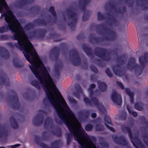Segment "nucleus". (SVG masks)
<instances>
[{
  "mask_svg": "<svg viewBox=\"0 0 148 148\" xmlns=\"http://www.w3.org/2000/svg\"><path fill=\"white\" fill-rule=\"evenodd\" d=\"M3 2L0 1V12L5 16L8 25L0 27V33H3L9 29L14 33L11 37L13 40H16L18 43H8V45L12 48L15 47L23 51L26 60L31 64L29 67L36 77L42 84L43 88H57L54 83L50 84L49 82L52 81L49 74L42 61L37 63L35 59L39 58L33 45L25 34L20 23L13 13L5 0Z\"/></svg>",
  "mask_w": 148,
  "mask_h": 148,
  "instance_id": "1",
  "label": "nucleus"
},
{
  "mask_svg": "<svg viewBox=\"0 0 148 148\" xmlns=\"http://www.w3.org/2000/svg\"><path fill=\"white\" fill-rule=\"evenodd\" d=\"M95 28L98 34L104 36L103 38L96 37L94 35L91 34L89 36L90 42L91 43H97L101 42L103 40L109 41L114 40L116 37L115 32L104 25L98 24L95 26Z\"/></svg>",
  "mask_w": 148,
  "mask_h": 148,
  "instance_id": "2",
  "label": "nucleus"
},
{
  "mask_svg": "<svg viewBox=\"0 0 148 148\" xmlns=\"http://www.w3.org/2000/svg\"><path fill=\"white\" fill-rule=\"evenodd\" d=\"M121 128L122 131L125 133H128L129 136L132 139L131 141L134 146L136 148H138L136 144V143L137 145L140 146L141 147L145 148V146L141 142L139 139L138 138L139 136V133L138 131H136V133L132 135L131 131L128 127H125L124 125H122Z\"/></svg>",
  "mask_w": 148,
  "mask_h": 148,
  "instance_id": "3",
  "label": "nucleus"
},
{
  "mask_svg": "<svg viewBox=\"0 0 148 148\" xmlns=\"http://www.w3.org/2000/svg\"><path fill=\"white\" fill-rule=\"evenodd\" d=\"M95 55L104 61L108 62L111 59L110 52L107 49L99 47H96L94 49Z\"/></svg>",
  "mask_w": 148,
  "mask_h": 148,
  "instance_id": "4",
  "label": "nucleus"
},
{
  "mask_svg": "<svg viewBox=\"0 0 148 148\" xmlns=\"http://www.w3.org/2000/svg\"><path fill=\"white\" fill-rule=\"evenodd\" d=\"M123 57L122 56H117L116 61L119 63L114 65L112 67V69L114 73L119 76H122L125 74V73L121 66V65L125 63L124 61L122 59Z\"/></svg>",
  "mask_w": 148,
  "mask_h": 148,
  "instance_id": "5",
  "label": "nucleus"
},
{
  "mask_svg": "<svg viewBox=\"0 0 148 148\" xmlns=\"http://www.w3.org/2000/svg\"><path fill=\"white\" fill-rule=\"evenodd\" d=\"M135 60L133 58H130L127 64V68L128 70L132 71L134 69V73L138 76L142 73L143 69L138 64H135Z\"/></svg>",
  "mask_w": 148,
  "mask_h": 148,
  "instance_id": "6",
  "label": "nucleus"
},
{
  "mask_svg": "<svg viewBox=\"0 0 148 148\" xmlns=\"http://www.w3.org/2000/svg\"><path fill=\"white\" fill-rule=\"evenodd\" d=\"M69 53L70 58H72L71 61L72 64L75 66L80 65L81 59L77 49H71L69 51Z\"/></svg>",
  "mask_w": 148,
  "mask_h": 148,
  "instance_id": "7",
  "label": "nucleus"
},
{
  "mask_svg": "<svg viewBox=\"0 0 148 148\" xmlns=\"http://www.w3.org/2000/svg\"><path fill=\"white\" fill-rule=\"evenodd\" d=\"M66 12L69 18L73 21L69 23L68 25L70 27L71 29L73 30L75 29V25L77 20L76 13L70 8L66 9Z\"/></svg>",
  "mask_w": 148,
  "mask_h": 148,
  "instance_id": "8",
  "label": "nucleus"
},
{
  "mask_svg": "<svg viewBox=\"0 0 148 148\" xmlns=\"http://www.w3.org/2000/svg\"><path fill=\"white\" fill-rule=\"evenodd\" d=\"M46 32L47 31L45 29H38L30 33L28 37L30 39L34 38L42 39Z\"/></svg>",
  "mask_w": 148,
  "mask_h": 148,
  "instance_id": "9",
  "label": "nucleus"
},
{
  "mask_svg": "<svg viewBox=\"0 0 148 148\" xmlns=\"http://www.w3.org/2000/svg\"><path fill=\"white\" fill-rule=\"evenodd\" d=\"M53 121L51 118L48 117L45 120L44 125V127L46 129H51V131L52 133L57 135L58 133L60 132L59 128L53 127Z\"/></svg>",
  "mask_w": 148,
  "mask_h": 148,
  "instance_id": "10",
  "label": "nucleus"
},
{
  "mask_svg": "<svg viewBox=\"0 0 148 148\" xmlns=\"http://www.w3.org/2000/svg\"><path fill=\"white\" fill-rule=\"evenodd\" d=\"M107 6H109L112 9H114L115 10L116 12L122 15H123L127 12V8L125 6H123L121 8H119L117 10L114 3L111 2H108L105 5V8L106 10L107 8Z\"/></svg>",
  "mask_w": 148,
  "mask_h": 148,
  "instance_id": "11",
  "label": "nucleus"
},
{
  "mask_svg": "<svg viewBox=\"0 0 148 148\" xmlns=\"http://www.w3.org/2000/svg\"><path fill=\"white\" fill-rule=\"evenodd\" d=\"M40 146L43 148H60L62 145V143L60 140H56L52 142L50 146L43 143L39 144Z\"/></svg>",
  "mask_w": 148,
  "mask_h": 148,
  "instance_id": "12",
  "label": "nucleus"
},
{
  "mask_svg": "<svg viewBox=\"0 0 148 148\" xmlns=\"http://www.w3.org/2000/svg\"><path fill=\"white\" fill-rule=\"evenodd\" d=\"M107 15L108 16V19L110 21L108 23V25L111 27H112L113 25L115 26H117L119 23V21L115 18L113 17V16L111 15L110 13H107Z\"/></svg>",
  "mask_w": 148,
  "mask_h": 148,
  "instance_id": "13",
  "label": "nucleus"
},
{
  "mask_svg": "<svg viewBox=\"0 0 148 148\" xmlns=\"http://www.w3.org/2000/svg\"><path fill=\"white\" fill-rule=\"evenodd\" d=\"M82 12L84 13L82 16V20L84 21H85L88 20L89 18L91 13V12L88 10H86V7L85 5L80 4L79 5Z\"/></svg>",
  "mask_w": 148,
  "mask_h": 148,
  "instance_id": "14",
  "label": "nucleus"
},
{
  "mask_svg": "<svg viewBox=\"0 0 148 148\" xmlns=\"http://www.w3.org/2000/svg\"><path fill=\"white\" fill-rule=\"evenodd\" d=\"M140 64L143 69L148 63V52L145 53L143 56H140L139 59Z\"/></svg>",
  "mask_w": 148,
  "mask_h": 148,
  "instance_id": "15",
  "label": "nucleus"
},
{
  "mask_svg": "<svg viewBox=\"0 0 148 148\" xmlns=\"http://www.w3.org/2000/svg\"><path fill=\"white\" fill-rule=\"evenodd\" d=\"M112 101L117 105H121L122 103V98L120 95L117 93H112L111 95Z\"/></svg>",
  "mask_w": 148,
  "mask_h": 148,
  "instance_id": "16",
  "label": "nucleus"
},
{
  "mask_svg": "<svg viewBox=\"0 0 148 148\" xmlns=\"http://www.w3.org/2000/svg\"><path fill=\"white\" fill-rule=\"evenodd\" d=\"M10 84L9 77L6 75L1 76L0 75V87L5 85L6 86H8Z\"/></svg>",
  "mask_w": 148,
  "mask_h": 148,
  "instance_id": "17",
  "label": "nucleus"
},
{
  "mask_svg": "<svg viewBox=\"0 0 148 148\" xmlns=\"http://www.w3.org/2000/svg\"><path fill=\"white\" fill-rule=\"evenodd\" d=\"M0 56L5 59H8L10 57L9 53L4 47H0Z\"/></svg>",
  "mask_w": 148,
  "mask_h": 148,
  "instance_id": "18",
  "label": "nucleus"
},
{
  "mask_svg": "<svg viewBox=\"0 0 148 148\" xmlns=\"http://www.w3.org/2000/svg\"><path fill=\"white\" fill-rule=\"evenodd\" d=\"M112 138L113 140L118 143L121 144L123 145H126L127 143L125 138L123 136L118 137L115 136H114Z\"/></svg>",
  "mask_w": 148,
  "mask_h": 148,
  "instance_id": "19",
  "label": "nucleus"
},
{
  "mask_svg": "<svg viewBox=\"0 0 148 148\" xmlns=\"http://www.w3.org/2000/svg\"><path fill=\"white\" fill-rule=\"evenodd\" d=\"M43 119L42 116L41 115L35 116L33 121L34 124L36 125H40L42 122Z\"/></svg>",
  "mask_w": 148,
  "mask_h": 148,
  "instance_id": "20",
  "label": "nucleus"
},
{
  "mask_svg": "<svg viewBox=\"0 0 148 148\" xmlns=\"http://www.w3.org/2000/svg\"><path fill=\"white\" fill-rule=\"evenodd\" d=\"M60 49L58 46H55L51 50L50 53L53 55L55 58H58L59 55Z\"/></svg>",
  "mask_w": 148,
  "mask_h": 148,
  "instance_id": "21",
  "label": "nucleus"
},
{
  "mask_svg": "<svg viewBox=\"0 0 148 148\" xmlns=\"http://www.w3.org/2000/svg\"><path fill=\"white\" fill-rule=\"evenodd\" d=\"M104 120L106 122L105 124L106 127L111 131H112V132H114L115 130L113 128L109 126L106 124V123H107L109 125H112V122L110 119L109 117L107 115H105V116Z\"/></svg>",
  "mask_w": 148,
  "mask_h": 148,
  "instance_id": "22",
  "label": "nucleus"
},
{
  "mask_svg": "<svg viewBox=\"0 0 148 148\" xmlns=\"http://www.w3.org/2000/svg\"><path fill=\"white\" fill-rule=\"evenodd\" d=\"M84 101L87 104L89 105H92V103L95 105L98 104V100L95 97H92L91 101H90L88 98L85 97L84 99Z\"/></svg>",
  "mask_w": 148,
  "mask_h": 148,
  "instance_id": "23",
  "label": "nucleus"
},
{
  "mask_svg": "<svg viewBox=\"0 0 148 148\" xmlns=\"http://www.w3.org/2000/svg\"><path fill=\"white\" fill-rule=\"evenodd\" d=\"M10 102L15 108H18L20 105L18 102V99L16 96H12L11 98Z\"/></svg>",
  "mask_w": 148,
  "mask_h": 148,
  "instance_id": "24",
  "label": "nucleus"
},
{
  "mask_svg": "<svg viewBox=\"0 0 148 148\" xmlns=\"http://www.w3.org/2000/svg\"><path fill=\"white\" fill-rule=\"evenodd\" d=\"M82 47L83 50L88 56L91 57L93 56L92 51L91 48L88 47L85 45H83Z\"/></svg>",
  "mask_w": 148,
  "mask_h": 148,
  "instance_id": "25",
  "label": "nucleus"
},
{
  "mask_svg": "<svg viewBox=\"0 0 148 148\" xmlns=\"http://www.w3.org/2000/svg\"><path fill=\"white\" fill-rule=\"evenodd\" d=\"M20 60L18 58H13V63L14 66L16 68H20L23 66L19 63Z\"/></svg>",
  "mask_w": 148,
  "mask_h": 148,
  "instance_id": "26",
  "label": "nucleus"
},
{
  "mask_svg": "<svg viewBox=\"0 0 148 148\" xmlns=\"http://www.w3.org/2000/svg\"><path fill=\"white\" fill-rule=\"evenodd\" d=\"M49 12L51 14L53 17H54V20L53 21V22L56 23L57 21V17L56 14L54 10V8L53 6H51L50 7L49 10Z\"/></svg>",
  "mask_w": 148,
  "mask_h": 148,
  "instance_id": "27",
  "label": "nucleus"
},
{
  "mask_svg": "<svg viewBox=\"0 0 148 148\" xmlns=\"http://www.w3.org/2000/svg\"><path fill=\"white\" fill-rule=\"evenodd\" d=\"M6 134L4 132V127L1 125H0V139L2 141L3 139L5 138Z\"/></svg>",
  "mask_w": 148,
  "mask_h": 148,
  "instance_id": "28",
  "label": "nucleus"
},
{
  "mask_svg": "<svg viewBox=\"0 0 148 148\" xmlns=\"http://www.w3.org/2000/svg\"><path fill=\"white\" fill-rule=\"evenodd\" d=\"M11 125L14 129L18 128V125L15 119L13 117H11L10 119Z\"/></svg>",
  "mask_w": 148,
  "mask_h": 148,
  "instance_id": "29",
  "label": "nucleus"
},
{
  "mask_svg": "<svg viewBox=\"0 0 148 148\" xmlns=\"http://www.w3.org/2000/svg\"><path fill=\"white\" fill-rule=\"evenodd\" d=\"M144 105L142 103H137L135 104L134 108L139 111H142L143 109Z\"/></svg>",
  "mask_w": 148,
  "mask_h": 148,
  "instance_id": "30",
  "label": "nucleus"
},
{
  "mask_svg": "<svg viewBox=\"0 0 148 148\" xmlns=\"http://www.w3.org/2000/svg\"><path fill=\"white\" fill-rule=\"evenodd\" d=\"M63 65L62 64H57L56 65L55 67V71L56 73L58 75H60V69L62 68Z\"/></svg>",
  "mask_w": 148,
  "mask_h": 148,
  "instance_id": "31",
  "label": "nucleus"
},
{
  "mask_svg": "<svg viewBox=\"0 0 148 148\" xmlns=\"http://www.w3.org/2000/svg\"><path fill=\"white\" fill-rule=\"evenodd\" d=\"M107 85L104 82H101L99 84V89L101 91H104L106 90L107 88Z\"/></svg>",
  "mask_w": 148,
  "mask_h": 148,
  "instance_id": "32",
  "label": "nucleus"
},
{
  "mask_svg": "<svg viewBox=\"0 0 148 148\" xmlns=\"http://www.w3.org/2000/svg\"><path fill=\"white\" fill-rule=\"evenodd\" d=\"M34 27V25L31 23H28L25 27L24 29L26 31H29Z\"/></svg>",
  "mask_w": 148,
  "mask_h": 148,
  "instance_id": "33",
  "label": "nucleus"
},
{
  "mask_svg": "<svg viewBox=\"0 0 148 148\" xmlns=\"http://www.w3.org/2000/svg\"><path fill=\"white\" fill-rule=\"evenodd\" d=\"M90 0H79L78 3L79 5L80 4L84 5H86L89 4L90 3Z\"/></svg>",
  "mask_w": 148,
  "mask_h": 148,
  "instance_id": "34",
  "label": "nucleus"
},
{
  "mask_svg": "<svg viewBox=\"0 0 148 148\" xmlns=\"http://www.w3.org/2000/svg\"><path fill=\"white\" fill-rule=\"evenodd\" d=\"M75 88L76 91V92H83L81 87L79 84H76L75 86Z\"/></svg>",
  "mask_w": 148,
  "mask_h": 148,
  "instance_id": "35",
  "label": "nucleus"
},
{
  "mask_svg": "<svg viewBox=\"0 0 148 148\" xmlns=\"http://www.w3.org/2000/svg\"><path fill=\"white\" fill-rule=\"evenodd\" d=\"M143 141L145 143L148 147V134H143L142 135Z\"/></svg>",
  "mask_w": 148,
  "mask_h": 148,
  "instance_id": "36",
  "label": "nucleus"
},
{
  "mask_svg": "<svg viewBox=\"0 0 148 148\" xmlns=\"http://www.w3.org/2000/svg\"><path fill=\"white\" fill-rule=\"evenodd\" d=\"M31 84L32 86L36 87L38 89H39L40 88V85L38 82L36 80H32L31 82Z\"/></svg>",
  "mask_w": 148,
  "mask_h": 148,
  "instance_id": "37",
  "label": "nucleus"
},
{
  "mask_svg": "<svg viewBox=\"0 0 148 148\" xmlns=\"http://www.w3.org/2000/svg\"><path fill=\"white\" fill-rule=\"evenodd\" d=\"M95 130L96 131H102L104 130V127L101 124H97L95 126Z\"/></svg>",
  "mask_w": 148,
  "mask_h": 148,
  "instance_id": "38",
  "label": "nucleus"
},
{
  "mask_svg": "<svg viewBox=\"0 0 148 148\" xmlns=\"http://www.w3.org/2000/svg\"><path fill=\"white\" fill-rule=\"evenodd\" d=\"M97 17L98 20L99 21L104 19L105 18V17L103 15L101 14V13L100 12H98Z\"/></svg>",
  "mask_w": 148,
  "mask_h": 148,
  "instance_id": "39",
  "label": "nucleus"
},
{
  "mask_svg": "<svg viewBox=\"0 0 148 148\" xmlns=\"http://www.w3.org/2000/svg\"><path fill=\"white\" fill-rule=\"evenodd\" d=\"M95 62H97L98 65L100 67H103L104 66V64L103 63L101 60L99 59L96 58L95 59Z\"/></svg>",
  "mask_w": 148,
  "mask_h": 148,
  "instance_id": "40",
  "label": "nucleus"
},
{
  "mask_svg": "<svg viewBox=\"0 0 148 148\" xmlns=\"http://www.w3.org/2000/svg\"><path fill=\"white\" fill-rule=\"evenodd\" d=\"M93 125L91 124L86 125L85 127V129L86 131H90L92 130Z\"/></svg>",
  "mask_w": 148,
  "mask_h": 148,
  "instance_id": "41",
  "label": "nucleus"
},
{
  "mask_svg": "<svg viewBox=\"0 0 148 148\" xmlns=\"http://www.w3.org/2000/svg\"><path fill=\"white\" fill-rule=\"evenodd\" d=\"M134 0H125V3L128 4L129 7L132 6L134 4Z\"/></svg>",
  "mask_w": 148,
  "mask_h": 148,
  "instance_id": "42",
  "label": "nucleus"
},
{
  "mask_svg": "<svg viewBox=\"0 0 148 148\" xmlns=\"http://www.w3.org/2000/svg\"><path fill=\"white\" fill-rule=\"evenodd\" d=\"M127 109L129 113L132 114L134 117H136L137 116V114L136 112L132 111L131 109L127 106Z\"/></svg>",
  "mask_w": 148,
  "mask_h": 148,
  "instance_id": "43",
  "label": "nucleus"
},
{
  "mask_svg": "<svg viewBox=\"0 0 148 148\" xmlns=\"http://www.w3.org/2000/svg\"><path fill=\"white\" fill-rule=\"evenodd\" d=\"M96 85L94 84H91L89 86L88 90L89 91V92H93V89L95 88Z\"/></svg>",
  "mask_w": 148,
  "mask_h": 148,
  "instance_id": "44",
  "label": "nucleus"
},
{
  "mask_svg": "<svg viewBox=\"0 0 148 148\" xmlns=\"http://www.w3.org/2000/svg\"><path fill=\"white\" fill-rule=\"evenodd\" d=\"M106 73L109 77H113V75L108 68H106L105 70Z\"/></svg>",
  "mask_w": 148,
  "mask_h": 148,
  "instance_id": "45",
  "label": "nucleus"
},
{
  "mask_svg": "<svg viewBox=\"0 0 148 148\" xmlns=\"http://www.w3.org/2000/svg\"><path fill=\"white\" fill-rule=\"evenodd\" d=\"M106 73L109 77H113V75L108 68H106L105 70Z\"/></svg>",
  "mask_w": 148,
  "mask_h": 148,
  "instance_id": "46",
  "label": "nucleus"
},
{
  "mask_svg": "<svg viewBox=\"0 0 148 148\" xmlns=\"http://www.w3.org/2000/svg\"><path fill=\"white\" fill-rule=\"evenodd\" d=\"M0 37L1 40H6L8 39L9 38L10 36L7 34H5L1 35Z\"/></svg>",
  "mask_w": 148,
  "mask_h": 148,
  "instance_id": "47",
  "label": "nucleus"
},
{
  "mask_svg": "<svg viewBox=\"0 0 148 148\" xmlns=\"http://www.w3.org/2000/svg\"><path fill=\"white\" fill-rule=\"evenodd\" d=\"M47 133L45 132H43L42 133L41 138L40 140L41 141L45 140L47 139Z\"/></svg>",
  "mask_w": 148,
  "mask_h": 148,
  "instance_id": "48",
  "label": "nucleus"
},
{
  "mask_svg": "<svg viewBox=\"0 0 148 148\" xmlns=\"http://www.w3.org/2000/svg\"><path fill=\"white\" fill-rule=\"evenodd\" d=\"M126 113L125 112L123 111L121 112V118L123 120H125L126 118Z\"/></svg>",
  "mask_w": 148,
  "mask_h": 148,
  "instance_id": "49",
  "label": "nucleus"
},
{
  "mask_svg": "<svg viewBox=\"0 0 148 148\" xmlns=\"http://www.w3.org/2000/svg\"><path fill=\"white\" fill-rule=\"evenodd\" d=\"M91 71L95 73H97L98 70L97 68L93 65H91L90 66Z\"/></svg>",
  "mask_w": 148,
  "mask_h": 148,
  "instance_id": "50",
  "label": "nucleus"
},
{
  "mask_svg": "<svg viewBox=\"0 0 148 148\" xmlns=\"http://www.w3.org/2000/svg\"><path fill=\"white\" fill-rule=\"evenodd\" d=\"M47 24V22L45 20L40 18V25L46 26Z\"/></svg>",
  "mask_w": 148,
  "mask_h": 148,
  "instance_id": "51",
  "label": "nucleus"
},
{
  "mask_svg": "<svg viewBox=\"0 0 148 148\" xmlns=\"http://www.w3.org/2000/svg\"><path fill=\"white\" fill-rule=\"evenodd\" d=\"M127 95L129 96L130 98V101L132 104L134 103L133 97L134 96V93H127Z\"/></svg>",
  "mask_w": 148,
  "mask_h": 148,
  "instance_id": "52",
  "label": "nucleus"
},
{
  "mask_svg": "<svg viewBox=\"0 0 148 148\" xmlns=\"http://www.w3.org/2000/svg\"><path fill=\"white\" fill-rule=\"evenodd\" d=\"M59 47L62 50H65L66 48V45L65 43H62L61 44L59 45Z\"/></svg>",
  "mask_w": 148,
  "mask_h": 148,
  "instance_id": "53",
  "label": "nucleus"
},
{
  "mask_svg": "<svg viewBox=\"0 0 148 148\" xmlns=\"http://www.w3.org/2000/svg\"><path fill=\"white\" fill-rule=\"evenodd\" d=\"M30 10H34L35 11H39L40 10V8L38 6H33L30 9Z\"/></svg>",
  "mask_w": 148,
  "mask_h": 148,
  "instance_id": "54",
  "label": "nucleus"
},
{
  "mask_svg": "<svg viewBox=\"0 0 148 148\" xmlns=\"http://www.w3.org/2000/svg\"><path fill=\"white\" fill-rule=\"evenodd\" d=\"M141 7L143 10H145L148 9V6H147L145 3H143L141 4Z\"/></svg>",
  "mask_w": 148,
  "mask_h": 148,
  "instance_id": "55",
  "label": "nucleus"
},
{
  "mask_svg": "<svg viewBox=\"0 0 148 148\" xmlns=\"http://www.w3.org/2000/svg\"><path fill=\"white\" fill-rule=\"evenodd\" d=\"M34 24L37 25H40V18H37L33 21Z\"/></svg>",
  "mask_w": 148,
  "mask_h": 148,
  "instance_id": "56",
  "label": "nucleus"
},
{
  "mask_svg": "<svg viewBox=\"0 0 148 148\" xmlns=\"http://www.w3.org/2000/svg\"><path fill=\"white\" fill-rule=\"evenodd\" d=\"M83 68L84 69H86L88 68V64L86 61H86L84 62L83 64L82 65Z\"/></svg>",
  "mask_w": 148,
  "mask_h": 148,
  "instance_id": "57",
  "label": "nucleus"
},
{
  "mask_svg": "<svg viewBox=\"0 0 148 148\" xmlns=\"http://www.w3.org/2000/svg\"><path fill=\"white\" fill-rule=\"evenodd\" d=\"M117 84L122 89H124V86L123 84L121 82L118 81H116Z\"/></svg>",
  "mask_w": 148,
  "mask_h": 148,
  "instance_id": "58",
  "label": "nucleus"
},
{
  "mask_svg": "<svg viewBox=\"0 0 148 148\" xmlns=\"http://www.w3.org/2000/svg\"><path fill=\"white\" fill-rule=\"evenodd\" d=\"M87 114L86 115H85V112H79V114H80V115H81V116L82 117H83L84 116H85L86 117H87L88 115V112H87Z\"/></svg>",
  "mask_w": 148,
  "mask_h": 148,
  "instance_id": "59",
  "label": "nucleus"
},
{
  "mask_svg": "<svg viewBox=\"0 0 148 148\" xmlns=\"http://www.w3.org/2000/svg\"><path fill=\"white\" fill-rule=\"evenodd\" d=\"M68 99L69 101L72 103H75L76 101L73 98L71 97H69Z\"/></svg>",
  "mask_w": 148,
  "mask_h": 148,
  "instance_id": "60",
  "label": "nucleus"
},
{
  "mask_svg": "<svg viewBox=\"0 0 148 148\" xmlns=\"http://www.w3.org/2000/svg\"><path fill=\"white\" fill-rule=\"evenodd\" d=\"M90 79L92 81H94L96 80V78L95 75H92L91 76Z\"/></svg>",
  "mask_w": 148,
  "mask_h": 148,
  "instance_id": "61",
  "label": "nucleus"
},
{
  "mask_svg": "<svg viewBox=\"0 0 148 148\" xmlns=\"http://www.w3.org/2000/svg\"><path fill=\"white\" fill-rule=\"evenodd\" d=\"M99 108L101 112L104 113L106 112V111L104 108L103 106H101L100 107H99Z\"/></svg>",
  "mask_w": 148,
  "mask_h": 148,
  "instance_id": "62",
  "label": "nucleus"
},
{
  "mask_svg": "<svg viewBox=\"0 0 148 148\" xmlns=\"http://www.w3.org/2000/svg\"><path fill=\"white\" fill-rule=\"evenodd\" d=\"M77 38L78 40L82 39H83V37L81 34H80L77 36Z\"/></svg>",
  "mask_w": 148,
  "mask_h": 148,
  "instance_id": "63",
  "label": "nucleus"
},
{
  "mask_svg": "<svg viewBox=\"0 0 148 148\" xmlns=\"http://www.w3.org/2000/svg\"><path fill=\"white\" fill-rule=\"evenodd\" d=\"M70 136L68 134L67 136V144H68V143H69L70 141Z\"/></svg>",
  "mask_w": 148,
  "mask_h": 148,
  "instance_id": "64",
  "label": "nucleus"
}]
</instances>
